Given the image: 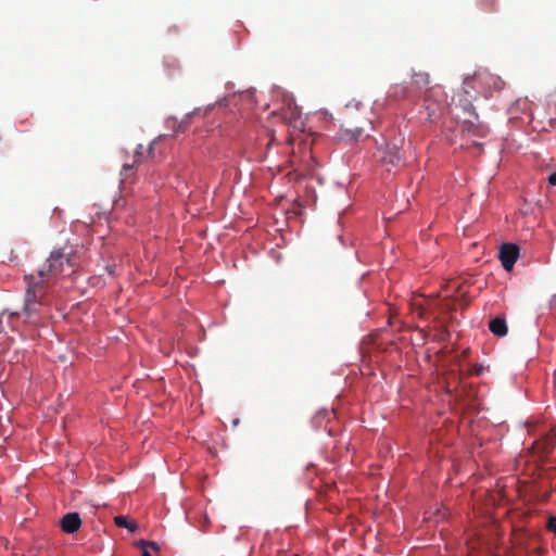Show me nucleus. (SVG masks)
<instances>
[{
	"label": "nucleus",
	"instance_id": "obj_24",
	"mask_svg": "<svg viewBox=\"0 0 556 556\" xmlns=\"http://www.w3.org/2000/svg\"><path fill=\"white\" fill-rule=\"evenodd\" d=\"M239 424V419L233 420V426H237Z\"/></svg>",
	"mask_w": 556,
	"mask_h": 556
},
{
	"label": "nucleus",
	"instance_id": "obj_12",
	"mask_svg": "<svg viewBox=\"0 0 556 556\" xmlns=\"http://www.w3.org/2000/svg\"><path fill=\"white\" fill-rule=\"evenodd\" d=\"M545 471L540 468L538 465H534V466H527L526 468H523V471H522V475L523 477L525 476H529L531 478V480H523V493L526 492V485L528 483H532V482H535L536 479L534 478V476L538 473V478L539 479H542V488L543 486H547V484L545 483V480L543 479V473Z\"/></svg>",
	"mask_w": 556,
	"mask_h": 556
},
{
	"label": "nucleus",
	"instance_id": "obj_20",
	"mask_svg": "<svg viewBox=\"0 0 556 556\" xmlns=\"http://www.w3.org/2000/svg\"><path fill=\"white\" fill-rule=\"evenodd\" d=\"M547 180L549 185L556 186V173L551 174Z\"/></svg>",
	"mask_w": 556,
	"mask_h": 556
},
{
	"label": "nucleus",
	"instance_id": "obj_19",
	"mask_svg": "<svg viewBox=\"0 0 556 556\" xmlns=\"http://www.w3.org/2000/svg\"><path fill=\"white\" fill-rule=\"evenodd\" d=\"M426 110L428 111V116L429 117H432L435 115V112H437V109H435V104H427L426 105Z\"/></svg>",
	"mask_w": 556,
	"mask_h": 556
},
{
	"label": "nucleus",
	"instance_id": "obj_26",
	"mask_svg": "<svg viewBox=\"0 0 556 556\" xmlns=\"http://www.w3.org/2000/svg\"><path fill=\"white\" fill-rule=\"evenodd\" d=\"M533 551L538 552V551H541L540 547H533Z\"/></svg>",
	"mask_w": 556,
	"mask_h": 556
},
{
	"label": "nucleus",
	"instance_id": "obj_18",
	"mask_svg": "<svg viewBox=\"0 0 556 556\" xmlns=\"http://www.w3.org/2000/svg\"><path fill=\"white\" fill-rule=\"evenodd\" d=\"M547 528L554 533H556V517L548 518Z\"/></svg>",
	"mask_w": 556,
	"mask_h": 556
},
{
	"label": "nucleus",
	"instance_id": "obj_21",
	"mask_svg": "<svg viewBox=\"0 0 556 556\" xmlns=\"http://www.w3.org/2000/svg\"><path fill=\"white\" fill-rule=\"evenodd\" d=\"M147 544H148L150 547H152L153 549L159 551V546H157V544H156L155 542H149V543H147Z\"/></svg>",
	"mask_w": 556,
	"mask_h": 556
},
{
	"label": "nucleus",
	"instance_id": "obj_2",
	"mask_svg": "<svg viewBox=\"0 0 556 556\" xmlns=\"http://www.w3.org/2000/svg\"><path fill=\"white\" fill-rule=\"evenodd\" d=\"M528 437L532 438V442L528 447V456L536 460H541L556 442V433L538 417H530L523 422Z\"/></svg>",
	"mask_w": 556,
	"mask_h": 556
},
{
	"label": "nucleus",
	"instance_id": "obj_25",
	"mask_svg": "<svg viewBox=\"0 0 556 556\" xmlns=\"http://www.w3.org/2000/svg\"><path fill=\"white\" fill-rule=\"evenodd\" d=\"M517 490L520 491L521 486L519 485V481L517 482Z\"/></svg>",
	"mask_w": 556,
	"mask_h": 556
},
{
	"label": "nucleus",
	"instance_id": "obj_6",
	"mask_svg": "<svg viewBox=\"0 0 556 556\" xmlns=\"http://www.w3.org/2000/svg\"><path fill=\"white\" fill-rule=\"evenodd\" d=\"M520 255L519 247L515 243H503L500 247L498 260L506 271H511Z\"/></svg>",
	"mask_w": 556,
	"mask_h": 556
},
{
	"label": "nucleus",
	"instance_id": "obj_7",
	"mask_svg": "<svg viewBox=\"0 0 556 556\" xmlns=\"http://www.w3.org/2000/svg\"><path fill=\"white\" fill-rule=\"evenodd\" d=\"M465 110L468 111L470 116L472 117L465 121V129L469 134H472L473 136H486V134L489 132V128L484 124L480 123L479 115L475 111V108L472 106L471 102L468 101L467 105L465 106Z\"/></svg>",
	"mask_w": 556,
	"mask_h": 556
},
{
	"label": "nucleus",
	"instance_id": "obj_23",
	"mask_svg": "<svg viewBox=\"0 0 556 556\" xmlns=\"http://www.w3.org/2000/svg\"><path fill=\"white\" fill-rule=\"evenodd\" d=\"M466 387H469V388L471 389V387H472V383H469V384H464V386H463V391H464V392L466 391Z\"/></svg>",
	"mask_w": 556,
	"mask_h": 556
},
{
	"label": "nucleus",
	"instance_id": "obj_17",
	"mask_svg": "<svg viewBox=\"0 0 556 556\" xmlns=\"http://www.w3.org/2000/svg\"><path fill=\"white\" fill-rule=\"evenodd\" d=\"M479 1H480L481 7L484 10H491L496 2V0H479Z\"/></svg>",
	"mask_w": 556,
	"mask_h": 556
},
{
	"label": "nucleus",
	"instance_id": "obj_16",
	"mask_svg": "<svg viewBox=\"0 0 556 556\" xmlns=\"http://www.w3.org/2000/svg\"><path fill=\"white\" fill-rule=\"evenodd\" d=\"M485 370H489V367H485L483 365L476 364L470 368V375L475 377H479L483 375Z\"/></svg>",
	"mask_w": 556,
	"mask_h": 556
},
{
	"label": "nucleus",
	"instance_id": "obj_3",
	"mask_svg": "<svg viewBox=\"0 0 556 556\" xmlns=\"http://www.w3.org/2000/svg\"><path fill=\"white\" fill-rule=\"evenodd\" d=\"M504 83L500 76L490 73L485 68H480L472 76L466 77L463 84V90L470 96L471 90L489 97L494 90L502 89Z\"/></svg>",
	"mask_w": 556,
	"mask_h": 556
},
{
	"label": "nucleus",
	"instance_id": "obj_1",
	"mask_svg": "<svg viewBox=\"0 0 556 556\" xmlns=\"http://www.w3.org/2000/svg\"><path fill=\"white\" fill-rule=\"evenodd\" d=\"M74 266L75 263L70 254L62 250H55L51 252L37 274L24 277L26 288L23 311L27 318L30 319L39 312V307L46 303V295L50 287L60 276L70 275Z\"/></svg>",
	"mask_w": 556,
	"mask_h": 556
},
{
	"label": "nucleus",
	"instance_id": "obj_4",
	"mask_svg": "<svg viewBox=\"0 0 556 556\" xmlns=\"http://www.w3.org/2000/svg\"><path fill=\"white\" fill-rule=\"evenodd\" d=\"M430 84V76L428 73L425 72H415L412 76V86L410 89L413 90L414 97L418 96L419 93L424 92L425 96V102L428 103L431 98L437 97L438 91L440 90L439 87H429Z\"/></svg>",
	"mask_w": 556,
	"mask_h": 556
},
{
	"label": "nucleus",
	"instance_id": "obj_27",
	"mask_svg": "<svg viewBox=\"0 0 556 556\" xmlns=\"http://www.w3.org/2000/svg\"><path fill=\"white\" fill-rule=\"evenodd\" d=\"M0 376H2V371L0 370ZM2 379V377H0V380Z\"/></svg>",
	"mask_w": 556,
	"mask_h": 556
},
{
	"label": "nucleus",
	"instance_id": "obj_13",
	"mask_svg": "<svg viewBox=\"0 0 556 556\" xmlns=\"http://www.w3.org/2000/svg\"><path fill=\"white\" fill-rule=\"evenodd\" d=\"M490 331L497 337H504L507 334V325L504 318L495 317L489 323Z\"/></svg>",
	"mask_w": 556,
	"mask_h": 556
},
{
	"label": "nucleus",
	"instance_id": "obj_15",
	"mask_svg": "<svg viewBox=\"0 0 556 556\" xmlns=\"http://www.w3.org/2000/svg\"><path fill=\"white\" fill-rule=\"evenodd\" d=\"M413 312L416 314L417 317H425L426 308L422 306L421 303H418L417 301H414L413 304Z\"/></svg>",
	"mask_w": 556,
	"mask_h": 556
},
{
	"label": "nucleus",
	"instance_id": "obj_11",
	"mask_svg": "<svg viewBox=\"0 0 556 556\" xmlns=\"http://www.w3.org/2000/svg\"><path fill=\"white\" fill-rule=\"evenodd\" d=\"M341 138L346 140H357L364 132L363 125L353 124L351 122H346L341 125Z\"/></svg>",
	"mask_w": 556,
	"mask_h": 556
},
{
	"label": "nucleus",
	"instance_id": "obj_22",
	"mask_svg": "<svg viewBox=\"0 0 556 556\" xmlns=\"http://www.w3.org/2000/svg\"><path fill=\"white\" fill-rule=\"evenodd\" d=\"M141 556H152V555L147 549H143Z\"/></svg>",
	"mask_w": 556,
	"mask_h": 556
},
{
	"label": "nucleus",
	"instance_id": "obj_5",
	"mask_svg": "<svg viewBox=\"0 0 556 556\" xmlns=\"http://www.w3.org/2000/svg\"><path fill=\"white\" fill-rule=\"evenodd\" d=\"M381 162L388 170L399 167L404 163V154L396 143H387L382 150Z\"/></svg>",
	"mask_w": 556,
	"mask_h": 556
},
{
	"label": "nucleus",
	"instance_id": "obj_8",
	"mask_svg": "<svg viewBox=\"0 0 556 556\" xmlns=\"http://www.w3.org/2000/svg\"><path fill=\"white\" fill-rule=\"evenodd\" d=\"M60 527L63 532L73 534L81 527V519L78 513H67L60 520Z\"/></svg>",
	"mask_w": 556,
	"mask_h": 556
},
{
	"label": "nucleus",
	"instance_id": "obj_28",
	"mask_svg": "<svg viewBox=\"0 0 556 556\" xmlns=\"http://www.w3.org/2000/svg\"><path fill=\"white\" fill-rule=\"evenodd\" d=\"M530 556H532V555H530Z\"/></svg>",
	"mask_w": 556,
	"mask_h": 556
},
{
	"label": "nucleus",
	"instance_id": "obj_9",
	"mask_svg": "<svg viewBox=\"0 0 556 556\" xmlns=\"http://www.w3.org/2000/svg\"><path fill=\"white\" fill-rule=\"evenodd\" d=\"M413 97L414 94L410 87L404 86L402 84L392 85L387 92L388 101H401Z\"/></svg>",
	"mask_w": 556,
	"mask_h": 556
},
{
	"label": "nucleus",
	"instance_id": "obj_10",
	"mask_svg": "<svg viewBox=\"0 0 556 556\" xmlns=\"http://www.w3.org/2000/svg\"><path fill=\"white\" fill-rule=\"evenodd\" d=\"M142 148H143L142 144H138V147L136 148L132 163H124L123 164V167L121 170V176H122L121 181L122 182L127 180L134 174V168L141 162Z\"/></svg>",
	"mask_w": 556,
	"mask_h": 556
},
{
	"label": "nucleus",
	"instance_id": "obj_14",
	"mask_svg": "<svg viewBox=\"0 0 556 556\" xmlns=\"http://www.w3.org/2000/svg\"><path fill=\"white\" fill-rule=\"evenodd\" d=\"M114 523L119 528L127 529L129 532H135L138 529V526L135 521L128 520V518L123 515L114 517Z\"/></svg>",
	"mask_w": 556,
	"mask_h": 556
}]
</instances>
